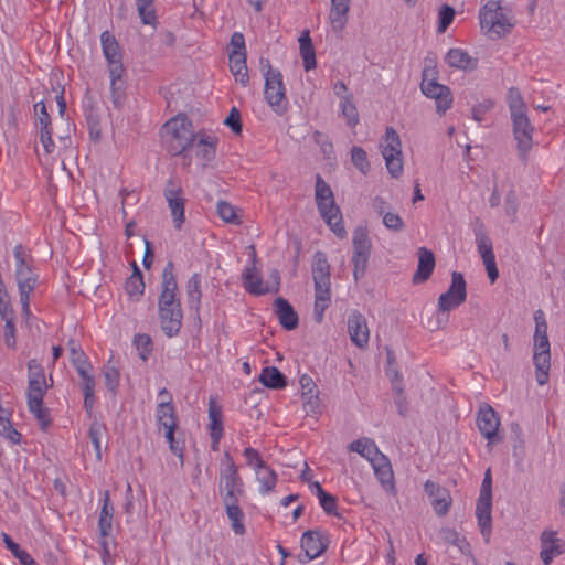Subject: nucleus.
<instances>
[{"label": "nucleus", "mask_w": 565, "mask_h": 565, "mask_svg": "<svg viewBox=\"0 0 565 565\" xmlns=\"http://www.w3.org/2000/svg\"><path fill=\"white\" fill-rule=\"evenodd\" d=\"M4 320V330H3V338L4 342L8 347L14 348L15 347V324H14V313L9 315L6 318H2Z\"/></svg>", "instance_id": "obj_55"}, {"label": "nucleus", "mask_w": 565, "mask_h": 565, "mask_svg": "<svg viewBox=\"0 0 565 565\" xmlns=\"http://www.w3.org/2000/svg\"><path fill=\"white\" fill-rule=\"evenodd\" d=\"M492 477L488 469L481 483L479 498L477 500L476 516L478 525L486 542L490 541L492 530Z\"/></svg>", "instance_id": "obj_9"}, {"label": "nucleus", "mask_w": 565, "mask_h": 565, "mask_svg": "<svg viewBox=\"0 0 565 565\" xmlns=\"http://www.w3.org/2000/svg\"><path fill=\"white\" fill-rule=\"evenodd\" d=\"M227 518L231 520V526L235 534L243 535L245 533V525L243 523L244 513L239 508L238 499L223 501Z\"/></svg>", "instance_id": "obj_32"}, {"label": "nucleus", "mask_w": 565, "mask_h": 565, "mask_svg": "<svg viewBox=\"0 0 565 565\" xmlns=\"http://www.w3.org/2000/svg\"><path fill=\"white\" fill-rule=\"evenodd\" d=\"M316 203L321 201L334 200L330 185L322 179L320 174L316 175Z\"/></svg>", "instance_id": "obj_50"}, {"label": "nucleus", "mask_w": 565, "mask_h": 565, "mask_svg": "<svg viewBox=\"0 0 565 565\" xmlns=\"http://www.w3.org/2000/svg\"><path fill=\"white\" fill-rule=\"evenodd\" d=\"M382 156L386 168L393 178H398L403 172L402 145L396 130L387 127L381 142Z\"/></svg>", "instance_id": "obj_11"}, {"label": "nucleus", "mask_w": 565, "mask_h": 565, "mask_svg": "<svg viewBox=\"0 0 565 565\" xmlns=\"http://www.w3.org/2000/svg\"><path fill=\"white\" fill-rule=\"evenodd\" d=\"M301 547L309 561L319 557L328 547V541L321 531L309 530L302 534Z\"/></svg>", "instance_id": "obj_24"}, {"label": "nucleus", "mask_w": 565, "mask_h": 565, "mask_svg": "<svg viewBox=\"0 0 565 565\" xmlns=\"http://www.w3.org/2000/svg\"><path fill=\"white\" fill-rule=\"evenodd\" d=\"M318 499L321 508L327 514L339 516V513L337 512V497L329 492H321V497Z\"/></svg>", "instance_id": "obj_56"}, {"label": "nucleus", "mask_w": 565, "mask_h": 565, "mask_svg": "<svg viewBox=\"0 0 565 565\" xmlns=\"http://www.w3.org/2000/svg\"><path fill=\"white\" fill-rule=\"evenodd\" d=\"M100 43L103 49V54L105 58L107 60V63L113 60H121V51L120 46L116 40V38L109 32L104 31L100 34Z\"/></svg>", "instance_id": "obj_38"}, {"label": "nucleus", "mask_w": 565, "mask_h": 565, "mask_svg": "<svg viewBox=\"0 0 565 565\" xmlns=\"http://www.w3.org/2000/svg\"><path fill=\"white\" fill-rule=\"evenodd\" d=\"M372 467L381 484L387 491L394 492V473L388 459L384 455L377 456V459L372 462Z\"/></svg>", "instance_id": "obj_30"}, {"label": "nucleus", "mask_w": 565, "mask_h": 565, "mask_svg": "<svg viewBox=\"0 0 565 565\" xmlns=\"http://www.w3.org/2000/svg\"><path fill=\"white\" fill-rule=\"evenodd\" d=\"M318 211L326 221L330 230L340 238L345 236V228L342 221L340 209L334 200L317 202Z\"/></svg>", "instance_id": "obj_19"}, {"label": "nucleus", "mask_w": 565, "mask_h": 565, "mask_svg": "<svg viewBox=\"0 0 565 565\" xmlns=\"http://www.w3.org/2000/svg\"><path fill=\"white\" fill-rule=\"evenodd\" d=\"M259 64L265 78V99L275 113L281 115L287 110L288 105L282 74L277 68H273L267 58H260Z\"/></svg>", "instance_id": "obj_7"}, {"label": "nucleus", "mask_w": 565, "mask_h": 565, "mask_svg": "<svg viewBox=\"0 0 565 565\" xmlns=\"http://www.w3.org/2000/svg\"><path fill=\"white\" fill-rule=\"evenodd\" d=\"M220 494L223 501L238 499L244 494V482L238 467L228 451L224 452L220 463Z\"/></svg>", "instance_id": "obj_8"}, {"label": "nucleus", "mask_w": 565, "mask_h": 565, "mask_svg": "<svg viewBox=\"0 0 565 565\" xmlns=\"http://www.w3.org/2000/svg\"><path fill=\"white\" fill-rule=\"evenodd\" d=\"M0 435L13 444H20V433L11 424L10 414L0 406Z\"/></svg>", "instance_id": "obj_41"}, {"label": "nucleus", "mask_w": 565, "mask_h": 565, "mask_svg": "<svg viewBox=\"0 0 565 565\" xmlns=\"http://www.w3.org/2000/svg\"><path fill=\"white\" fill-rule=\"evenodd\" d=\"M350 12V0H331L329 20L334 32L344 30Z\"/></svg>", "instance_id": "obj_26"}, {"label": "nucleus", "mask_w": 565, "mask_h": 565, "mask_svg": "<svg viewBox=\"0 0 565 565\" xmlns=\"http://www.w3.org/2000/svg\"><path fill=\"white\" fill-rule=\"evenodd\" d=\"M178 291L174 264L170 260L162 271L161 291L158 299L160 327L169 338L175 337L182 327L183 311Z\"/></svg>", "instance_id": "obj_1"}, {"label": "nucleus", "mask_w": 565, "mask_h": 565, "mask_svg": "<svg viewBox=\"0 0 565 565\" xmlns=\"http://www.w3.org/2000/svg\"><path fill=\"white\" fill-rule=\"evenodd\" d=\"M425 492L431 498V505L438 515H446L451 504L449 491L438 483L427 480L424 486Z\"/></svg>", "instance_id": "obj_23"}, {"label": "nucleus", "mask_w": 565, "mask_h": 565, "mask_svg": "<svg viewBox=\"0 0 565 565\" xmlns=\"http://www.w3.org/2000/svg\"><path fill=\"white\" fill-rule=\"evenodd\" d=\"M312 277L315 281V320H323L324 310L331 303L330 265L323 252H317L313 257Z\"/></svg>", "instance_id": "obj_5"}, {"label": "nucleus", "mask_w": 565, "mask_h": 565, "mask_svg": "<svg viewBox=\"0 0 565 565\" xmlns=\"http://www.w3.org/2000/svg\"><path fill=\"white\" fill-rule=\"evenodd\" d=\"M349 450L350 451H355V452L360 454L362 457H364L367 460H370L371 463L373 461H375V459H377V456H382L383 455L379 450V448H377L376 444L374 443V440H372L370 438H361V439L352 441L349 445Z\"/></svg>", "instance_id": "obj_34"}, {"label": "nucleus", "mask_w": 565, "mask_h": 565, "mask_svg": "<svg viewBox=\"0 0 565 565\" xmlns=\"http://www.w3.org/2000/svg\"><path fill=\"white\" fill-rule=\"evenodd\" d=\"M243 455L246 459L247 465L253 467L254 470H257L264 467V465H266L265 461L262 459L259 452L252 447L245 448Z\"/></svg>", "instance_id": "obj_61"}, {"label": "nucleus", "mask_w": 565, "mask_h": 565, "mask_svg": "<svg viewBox=\"0 0 565 565\" xmlns=\"http://www.w3.org/2000/svg\"><path fill=\"white\" fill-rule=\"evenodd\" d=\"M382 221L387 230L394 232H401L405 226L403 218L398 214L393 212H386L382 216Z\"/></svg>", "instance_id": "obj_58"}, {"label": "nucleus", "mask_w": 565, "mask_h": 565, "mask_svg": "<svg viewBox=\"0 0 565 565\" xmlns=\"http://www.w3.org/2000/svg\"><path fill=\"white\" fill-rule=\"evenodd\" d=\"M135 344L140 350V358L147 360L152 351V341L147 334H137L135 337Z\"/></svg>", "instance_id": "obj_60"}, {"label": "nucleus", "mask_w": 565, "mask_h": 565, "mask_svg": "<svg viewBox=\"0 0 565 565\" xmlns=\"http://www.w3.org/2000/svg\"><path fill=\"white\" fill-rule=\"evenodd\" d=\"M161 132L167 151L171 156H181L183 166L189 167V151L194 146L196 137L192 121L185 115H177L163 125Z\"/></svg>", "instance_id": "obj_2"}, {"label": "nucleus", "mask_w": 565, "mask_h": 565, "mask_svg": "<svg viewBox=\"0 0 565 565\" xmlns=\"http://www.w3.org/2000/svg\"><path fill=\"white\" fill-rule=\"evenodd\" d=\"M159 397L162 398V401L158 404L156 411V417L159 428L178 426V418L174 405L172 403V397L166 387L160 390Z\"/></svg>", "instance_id": "obj_22"}, {"label": "nucleus", "mask_w": 565, "mask_h": 565, "mask_svg": "<svg viewBox=\"0 0 565 565\" xmlns=\"http://www.w3.org/2000/svg\"><path fill=\"white\" fill-rule=\"evenodd\" d=\"M178 426H169L166 429L164 437L167 441L169 443V448L172 454L178 456L181 460V463L183 462V451H184V443L181 440L175 439L174 434Z\"/></svg>", "instance_id": "obj_46"}, {"label": "nucleus", "mask_w": 565, "mask_h": 565, "mask_svg": "<svg viewBox=\"0 0 565 565\" xmlns=\"http://www.w3.org/2000/svg\"><path fill=\"white\" fill-rule=\"evenodd\" d=\"M435 256L426 247L418 249V266L413 276L414 284H422L428 280L435 268Z\"/></svg>", "instance_id": "obj_27"}, {"label": "nucleus", "mask_w": 565, "mask_h": 565, "mask_svg": "<svg viewBox=\"0 0 565 565\" xmlns=\"http://www.w3.org/2000/svg\"><path fill=\"white\" fill-rule=\"evenodd\" d=\"M467 299V282L461 273L452 271L448 290L438 298V317L458 308ZM440 318H438L439 320Z\"/></svg>", "instance_id": "obj_13"}, {"label": "nucleus", "mask_w": 565, "mask_h": 565, "mask_svg": "<svg viewBox=\"0 0 565 565\" xmlns=\"http://www.w3.org/2000/svg\"><path fill=\"white\" fill-rule=\"evenodd\" d=\"M210 429L216 438L223 437L222 409L215 402L210 401L209 405Z\"/></svg>", "instance_id": "obj_42"}, {"label": "nucleus", "mask_w": 565, "mask_h": 565, "mask_svg": "<svg viewBox=\"0 0 565 565\" xmlns=\"http://www.w3.org/2000/svg\"><path fill=\"white\" fill-rule=\"evenodd\" d=\"M476 243L478 247V252L482 258L486 270L488 273V277L491 282H494L499 277V271L497 268L495 256L492 248L491 238L483 233L482 231L476 232Z\"/></svg>", "instance_id": "obj_18"}, {"label": "nucleus", "mask_w": 565, "mask_h": 565, "mask_svg": "<svg viewBox=\"0 0 565 565\" xmlns=\"http://www.w3.org/2000/svg\"><path fill=\"white\" fill-rule=\"evenodd\" d=\"M230 70L235 77V81L241 83L243 86H246L249 76L248 68L246 65V54H242L236 52L235 54H230Z\"/></svg>", "instance_id": "obj_33"}, {"label": "nucleus", "mask_w": 565, "mask_h": 565, "mask_svg": "<svg viewBox=\"0 0 565 565\" xmlns=\"http://www.w3.org/2000/svg\"><path fill=\"white\" fill-rule=\"evenodd\" d=\"M108 71L110 76V86H115L120 82H124L126 70L121 60H113L108 62Z\"/></svg>", "instance_id": "obj_51"}, {"label": "nucleus", "mask_w": 565, "mask_h": 565, "mask_svg": "<svg viewBox=\"0 0 565 565\" xmlns=\"http://www.w3.org/2000/svg\"><path fill=\"white\" fill-rule=\"evenodd\" d=\"M106 431V427L104 424L99 422H93L89 427V438L94 446L96 457L98 459L102 458V438Z\"/></svg>", "instance_id": "obj_44"}, {"label": "nucleus", "mask_w": 565, "mask_h": 565, "mask_svg": "<svg viewBox=\"0 0 565 565\" xmlns=\"http://www.w3.org/2000/svg\"><path fill=\"white\" fill-rule=\"evenodd\" d=\"M154 1L156 0H136L138 15L145 25L156 26L158 23Z\"/></svg>", "instance_id": "obj_39"}, {"label": "nucleus", "mask_w": 565, "mask_h": 565, "mask_svg": "<svg viewBox=\"0 0 565 565\" xmlns=\"http://www.w3.org/2000/svg\"><path fill=\"white\" fill-rule=\"evenodd\" d=\"M535 332L533 344V362L535 365V377L539 385L548 381L551 367V345L547 337V323L542 310L534 313Z\"/></svg>", "instance_id": "obj_4"}, {"label": "nucleus", "mask_w": 565, "mask_h": 565, "mask_svg": "<svg viewBox=\"0 0 565 565\" xmlns=\"http://www.w3.org/2000/svg\"><path fill=\"white\" fill-rule=\"evenodd\" d=\"M454 17L455 10L450 6L444 4L439 10L438 32H445L447 28L451 24Z\"/></svg>", "instance_id": "obj_59"}, {"label": "nucleus", "mask_w": 565, "mask_h": 565, "mask_svg": "<svg viewBox=\"0 0 565 565\" xmlns=\"http://www.w3.org/2000/svg\"><path fill=\"white\" fill-rule=\"evenodd\" d=\"M446 63L454 68L470 71L476 68L477 61L461 49H450L445 56Z\"/></svg>", "instance_id": "obj_31"}, {"label": "nucleus", "mask_w": 565, "mask_h": 565, "mask_svg": "<svg viewBox=\"0 0 565 565\" xmlns=\"http://www.w3.org/2000/svg\"><path fill=\"white\" fill-rule=\"evenodd\" d=\"M438 79V70L437 63L434 58H426L425 65L422 72V82L420 84H430L437 83Z\"/></svg>", "instance_id": "obj_52"}, {"label": "nucleus", "mask_w": 565, "mask_h": 565, "mask_svg": "<svg viewBox=\"0 0 565 565\" xmlns=\"http://www.w3.org/2000/svg\"><path fill=\"white\" fill-rule=\"evenodd\" d=\"M477 426L480 434L488 440V446L501 440L498 436L500 419L495 411L490 405L484 404L478 411Z\"/></svg>", "instance_id": "obj_16"}, {"label": "nucleus", "mask_w": 565, "mask_h": 565, "mask_svg": "<svg viewBox=\"0 0 565 565\" xmlns=\"http://www.w3.org/2000/svg\"><path fill=\"white\" fill-rule=\"evenodd\" d=\"M303 408L307 414H317L320 408L319 392L303 395Z\"/></svg>", "instance_id": "obj_63"}, {"label": "nucleus", "mask_w": 565, "mask_h": 565, "mask_svg": "<svg viewBox=\"0 0 565 565\" xmlns=\"http://www.w3.org/2000/svg\"><path fill=\"white\" fill-rule=\"evenodd\" d=\"M126 290L129 296H141L145 291L143 278L138 275H131L126 281Z\"/></svg>", "instance_id": "obj_57"}, {"label": "nucleus", "mask_w": 565, "mask_h": 565, "mask_svg": "<svg viewBox=\"0 0 565 565\" xmlns=\"http://www.w3.org/2000/svg\"><path fill=\"white\" fill-rule=\"evenodd\" d=\"M340 109L342 116L347 119L348 126L354 128L359 124V113L353 102V96H348L344 100H340Z\"/></svg>", "instance_id": "obj_43"}, {"label": "nucleus", "mask_w": 565, "mask_h": 565, "mask_svg": "<svg viewBox=\"0 0 565 565\" xmlns=\"http://www.w3.org/2000/svg\"><path fill=\"white\" fill-rule=\"evenodd\" d=\"M565 553V541L558 537L554 530L546 529L540 535V558L543 565H550L552 561Z\"/></svg>", "instance_id": "obj_17"}, {"label": "nucleus", "mask_w": 565, "mask_h": 565, "mask_svg": "<svg viewBox=\"0 0 565 565\" xmlns=\"http://www.w3.org/2000/svg\"><path fill=\"white\" fill-rule=\"evenodd\" d=\"M509 109L511 116L526 113V106L519 89L512 87L508 93Z\"/></svg>", "instance_id": "obj_45"}, {"label": "nucleus", "mask_w": 565, "mask_h": 565, "mask_svg": "<svg viewBox=\"0 0 565 565\" xmlns=\"http://www.w3.org/2000/svg\"><path fill=\"white\" fill-rule=\"evenodd\" d=\"M75 366L77 373L79 374L82 379V387L85 385H92L95 384V379L93 375L89 374V370L92 369L90 363L86 360H81L75 363H73Z\"/></svg>", "instance_id": "obj_54"}, {"label": "nucleus", "mask_w": 565, "mask_h": 565, "mask_svg": "<svg viewBox=\"0 0 565 565\" xmlns=\"http://www.w3.org/2000/svg\"><path fill=\"white\" fill-rule=\"evenodd\" d=\"M481 29L491 39H499L508 34L514 25L512 11L502 7L500 1L489 0L479 14Z\"/></svg>", "instance_id": "obj_6"}, {"label": "nucleus", "mask_w": 565, "mask_h": 565, "mask_svg": "<svg viewBox=\"0 0 565 565\" xmlns=\"http://www.w3.org/2000/svg\"><path fill=\"white\" fill-rule=\"evenodd\" d=\"M299 50L303 61V67L306 71H310L316 67V54L312 45V41L309 36V31L302 32L299 38Z\"/></svg>", "instance_id": "obj_36"}, {"label": "nucleus", "mask_w": 565, "mask_h": 565, "mask_svg": "<svg viewBox=\"0 0 565 565\" xmlns=\"http://www.w3.org/2000/svg\"><path fill=\"white\" fill-rule=\"evenodd\" d=\"M163 196L170 210L174 227L180 230L184 223V209L186 199L181 182L175 178H169L166 182Z\"/></svg>", "instance_id": "obj_15"}, {"label": "nucleus", "mask_w": 565, "mask_h": 565, "mask_svg": "<svg viewBox=\"0 0 565 565\" xmlns=\"http://www.w3.org/2000/svg\"><path fill=\"white\" fill-rule=\"evenodd\" d=\"M39 129V139L42 143L44 151L50 154L54 151L55 145L52 140V124L41 125L36 127Z\"/></svg>", "instance_id": "obj_53"}, {"label": "nucleus", "mask_w": 565, "mask_h": 565, "mask_svg": "<svg viewBox=\"0 0 565 565\" xmlns=\"http://www.w3.org/2000/svg\"><path fill=\"white\" fill-rule=\"evenodd\" d=\"M259 382L273 390H280L286 387V376L275 366H266L262 370Z\"/></svg>", "instance_id": "obj_35"}, {"label": "nucleus", "mask_w": 565, "mask_h": 565, "mask_svg": "<svg viewBox=\"0 0 565 565\" xmlns=\"http://www.w3.org/2000/svg\"><path fill=\"white\" fill-rule=\"evenodd\" d=\"M353 245V276L355 280H359L364 276L367 267V263L371 255L372 243L369 237L366 227H356L353 232L352 237Z\"/></svg>", "instance_id": "obj_12"}, {"label": "nucleus", "mask_w": 565, "mask_h": 565, "mask_svg": "<svg viewBox=\"0 0 565 565\" xmlns=\"http://www.w3.org/2000/svg\"><path fill=\"white\" fill-rule=\"evenodd\" d=\"M243 285L244 288L253 295L259 296L271 291V287L263 281L259 273H257L255 266L248 267L243 273Z\"/></svg>", "instance_id": "obj_29"}, {"label": "nucleus", "mask_w": 565, "mask_h": 565, "mask_svg": "<svg viewBox=\"0 0 565 565\" xmlns=\"http://www.w3.org/2000/svg\"><path fill=\"white\" fill-rule=\"evenodd\" d=\"M351 160L354 167L362 172L363 174H366L370 170V163L367 160L366 151L361 147H353L351 149Z\"/></svg>", "instance_id": "obj_47"}, {"label": "nucleus", "mask_w": 565, "mask_h": 565, "mask_svg": "<svg viewBox=\"0 0 565 565\" xmlns=\"http://www.w3.org/2000/svg\"><path fill=\"white\" fill-rule=\"evenodd\" d=\"M224 124L232 129L235 134H241L242 131V121H241V113L236 107H233L230 110V114L224 120Z\"/></svg>", "instance_id": "obj_62"}, {"label": "nucleus", "mask_w": 565, "mask_h": 565, "mask_svg": "<svg viewBox=\"0 0 565 565\" xmlns=\"http://www.w3.org/2000/svg\"><path fill=\"white\" fill-rule=\"evenodd\" d=\"M422 93L436 102V109L439 114H445L452 105V95L449 87L437 83L420 84Z\"/></svg>", "instance_id": "obj_21"}, {"label": "nucleus", "mask_w": 565, "mask_h": 565, "mask_svg": "<svg viewBox=\"0 0 565 565\" xmlns=\"http://www.w3.org/2000/svg\"><path fill=\"white\" fill-rule=\"evenodd\" d=\"M217 143V137L204 131L196 132L195 142L192 149H195V156L202 160L203 166H206L215 158Z\"/></svg>", "instance_id": "obj_25"}, {"label": "nucleus", "mask_w": 565, "mask_h": 565, "mask_svg": "<svg viewBox=\"0 0 565 565\" xmlns=\"http://www.w3.org/2000/svg\"><path fill=\"white\" fill-rule=\"evenodd\" d=\"M348 332L351 341L358 348H365L369 344L370 330L365 317L359 312L353 311L348 317Z\"/></svg>", "instance_id": "obj_20"}, {"label": "nucleus", "mask_w": 565, "mask_h": 565, "mask_svg": "<svg viewBox=\"0 0 565 565\" xmlns=\"http://www.w3.org/2000/svg\"><path fill=\"white\" fill-rule=\"evenodd\" d=\"M276 315L279 323L286 330H294L298 327L299 318L292 306L284 298L279 297L274 301Z\"/></svg>", "instance_id": "obj_28"}, {"label": "nucleus", "mask_w": 565, "mask_h": 565, "mask_svg": "<svg viewBox=\"0 0 565 565\" xmlns=\"http://www.w3.org/2000/svg\"><path fill=\"white\" fill-rule=\"evenodd\" d=\"M106 387L115 395L120 382V373L110 362L104 367Z\"/></svg>", "instance_id": "obj_48"}, {"label": "nucleus", "mask_w": 565, "mask_h": 565, "mask_svg": "<svg viewBox=\"0 0 565 565\" xmlns=\"http://www.w3.org/2000/svg\"><path fill=\"white\" fill-rule=\"evenodd\" d=\"M47 388L46 379L28 381V408L38 419L42 430H45L51 424L49 411L43 406V397Z\"/></svg>", "instance_id": "obj_10"}, {"label": "nucleus", "mask_w": 565, "mask_h": 565, "mask_svg": "<svg viewBox=\"0 0 565 565\" xmlns=\"http://www.w3.org/2000/svg\"><path fill=\"white\" fill-rule=\"evenodd\" d=\"M393 391L396 393V396L394 398V403L397 407V412L401 416H406L408 407H407V401L403 393V387L399 385L394 384Z\"/></svg>", "instance_id": "obj_64"}, {"label": "nucleus", "mask_w": 565, "mask_h": 565, "mask_svg": "<svg viewBox=\"0 0 565 565\" xmlns=\"http://www.w3.org/2000/svg\"><path fill=\"white\" fill-rule=\"evenodd\" d=\"M511 120L518 153L521 161L525 163L527 161L529 152L533 147L534 127L532 126L526 113L515 114L511 116Z\"/></svg>", "instance_id": "obj_14"}, {"label": "nucleus", "mask_w": 565, "mask_h": 565, "mask_svg": "<svg viewBox=\"0 0 565 565\" xmlns=\"http://www.w3.org/2000/svg\"><path fill=\"white\" fill-rule=\"evenodd\" d=\"M188 302L191 308L199 310L201 302V275L193 274L186 284Z\"/></svg>", "instance_id": "obj_40"}, {"label": "nucleus", "mask_w": 565, "mask_h": 565, "mask_svg": "<svg viewBox=\"0 0 565 565\" xmlns=\"http://www.w3.org/2000/svg\"><path fill=\"white\" fill-rule=\"evenodd\" d=\"M255 473L256 479L260 484L259 492L262 494H268L274 491L278 481V476L269 466L264 465V467L255 470Z\"/></svg>", "instance_id": "obj_37"}, {"label": "nucleus", "mask_w": 565, "mask_h": 565, "mask_svg": "<svg viewBox=\"0 0 565 565\" xmlns=\"http://www.w3.org/2000/svg\"><path fill=\"white\" fill-rule=\"evenodd\" d=\"M15 259V280L19 289L22 315L25 319L31 316L30 297L39 282V275L33 267V258L25 247L18 244L13 250Z\"/></svg>", "instance_id": "obj_3"}, {"label": "nucleus", "mask_w": 565, "mask_h": 565, "mask_svg": "<svg viewBox=\"0 0 565 565\" xmlns=\"http://www.w3.org/2000/svg\"><path fill=\"white\" fill-rule=\"evenodd\" d=\"M217 213H218L220 217L226 223H233V224L241 223L235 207L226 201H220L217 203Z\"/></svg>", "instance_id": "obj_49"}]
</instances>
